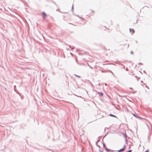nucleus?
Instances as JSON below:
<instances>
[{"mask_svg": "<svg viewBox=\"0 0 152 152\" xmlns=\"http://www.w3.org/2000/svg\"><path fill=\"white\" fill-rule=\"evenodd\" d=\"M132 115L134 116L135 117H136V118H139V117H138L137 116H136V115H135L134 114H132Z\"/></svg>", "mask_w": 152, "mask_h": 152, "instance_id": "5", "label": "nucleus"}, {"mask_svg": "<svg viewBox=\"0 0 152 152\" xmlns=\"http://www.w3.org/2000/svg\"><path fill=\"white\" fill-rule=\"evenodd\" d=\"M132 151V150H129V151H127V152H131Z\"/></svg>", "mask_w": 152, "mask_h": 152, "instance_id": "8", "label": "nucleus"}, {"mask_svg": "<svg viewBox=\"0 0 152 152\" xmlns=\"http://www.w3.org/2000/svg\"><path fill=\"white\" fill-rule=\"evenodd\" d=\"M109 115L110 116H111L113 117H116L115 115H112L111 114H110Z\"/></svg>", "mask_w": 152, "mask_h": 152, "instance_id": "6", "label": "nucleus"}, {"mask_svg": "<svg viewBox=\"0 0 152 152\" xmlns=\"http://www.w3.org/2000/svg\"><path fill=\"white\" fill-rule=\"evenodd\" d=\"M147 88L148 90L149 89V88H147L146 86V88Z\"/></svg>", "mask_w": 152, "mask_h": 152, "instance_id": "11", "label": "nucleus"}, {"mask_svg": "<svg viewBox=\"0 0 152 152\" xmlns=\"http://www.w3.org/2000/svg\"><path fill=\"white\" fill-rule=\"evenodd\" d=\"M98 94H99L100 95L102 96H103V93H102L99 92V93H98Z\"/></svg>", "mask_w": 152, "mask_h": 152, "instance_id": "4", "label": "nucleus"}, {"mask_svg": "<svg viewBox=\"0 0 152 152\" xmlns=\"http://www.w3.org/2000/svg\"><path fill=\"white\" fill-rule=\"evenodd\" d=\"M125 148H126L125 145H124V146H123V148L119 150L118 151V152H121V151H124L125 150Z\"/></svg>", "mask_w": 152, "mask_h": 152, "instance_id": "1", "label": "nucleus"}, {"mask_svg": "<svg viewBox=\"0 0 152 152\" xmlns=\"http://www.w3.org/2000/svg\"><path fill=\"white\" fill-rule=\"evenodd\" d=\"M130 31L132 34H133L134 32V30L133 29L130 28L129 29Z\"/></svg>", "mask_w": 152, "mask_h": 152, "instance_id": "2", "label": "nucleus"}, {"mask_svg": "<svg viewBox=\"0 0 152 152\" xmlns=\"http://www.w3.org/2000/svg\"><path fill=\"white\" fill-rule=\"evenodd\" d=\"M94 12V11H92V10L91 11V13H92V12Z\"/></svg>", "mask_w": 152, "mask_h": 152, "instance_id": "10", "label": "nucleus"}, {"mask_svg": "<svg viewBox=\"0 0 152 152\" xmlns=\"http://www.w3.org/2000/svg\"><path fill=\"white\" fill-rule=\"evenodd\" d=\"M110 151V150L109 149V150H107V151Z\"/></svg>", "mask_w": 152, "mask_h": 152, "instance_id": "12", "label": "nucleus"}, {"mask_svg": "<svg viewBox=\"0 0 152 152\" xmlns=\"http://www.w3.org/2000/svg\"><path fill=\"white\" fill-rule=\"evenodd\" d=\"M143 92L145 93H146L147 92V91L145 88H144V90H143Z\"/></svg>", "mask_w": 152, "mask_h": 152, "instance_id": "7", "label": "nucleus"}, {"mask_svg": "<svg viewBox=\"0 0 152 152\" xmlns=\"http://www.w3.org/2000/svg\"><path fill=\"white\" fill-rule=\"evenodd\" d=\"M149 151L148 150H147L145 152H149Z\"/></svg>", "mask_w": 152, "mask_h": 152, "instance_id": "9", "label": "nucleus"}, {"mask_svg": "<svg viewBox=\"0 0 152 152\" xmlns=\"http://www.w3.org/2000/svg\"><path fill=\"white\" fill-rule=\"evenodd\" d=\"M42 14H43V15H42L43 17V18H45L47 16V15L44 12H42Z\"/></svg>", "mask_w": 152, "mask_h": 152, "instance_id": "3", "label": "nucleus"}]
</instances>
